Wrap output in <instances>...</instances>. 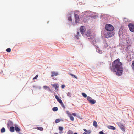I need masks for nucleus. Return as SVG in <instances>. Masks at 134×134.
<instances>
[{
	"label": "nucleus",
	"instance_id": "4",
	"mask_svg": "<svg viewBox=\"0 0 134 134\" xmlns=\"http://www.w3.org/2000/svg\"><path fill=\"white\" fill-rule=\"evenodd\" d=\"M128 26L130 31L134 32V24L129 23L128 25Z\"/></svg>",
	"mask_w": 134,
	"mask_h": 134
},
{
	"label": "nucleus",
	"instance_id": "29",
	"mask_svg": "<svg viewBox=\"0 0 134 134\" xmlns=\"http://www.w3.org/2000/svg\"><path fill=\"white\" fill-rule=\"evenodd\" d=\"M70 118V120L72 121H73L74 120V118L73 116H72L71 115L69 117Z\"/></svg>",
	"mask_w": 134,
	"mask_h": 134
},
{
	"label": "nucleus",
	"instance_id": "39",
	"mask_svg": "<svg viewBox=\"0 0 134 134\" xmlns=\"http://www.w3.org/2000/svg\"><path fill=\"white\" fill-rule=\"evenodd\" d=\"M61 87L62 88H64L65 87V85H62Z\"/></svg>",
	"mask_w": 134,
	"mask_h": 134
},
{
	"label": "nucleus",
	"instance_id": "24",
	"mask_svg": "<svg viewBox=\"0 0 134 134\" xmlns=\"http://www.w3.org/2000/svg\"><path fill=\"white\" fill-rule=\"evenodd\" d=\"M86 35L87 36V37H88L89 36H90V31H88L87 33H86Z\"/></svg>",
	"mask_w": 134,
	"mask_h": 134
},
{
	"label": "nucleus",
	"instance_id": "27",
	"mask_svg": "<svg viewBox=\"0 0 134 134\" xmlns=\"http://www.w3.org/2000/svg\"><path fill=\"white\" fill-rule=\"evenodd\" d=\"M82 95L83 96V97L85 98L87 97V95L85 94V93H83L82 94Z\"/></svg>",
	"mask_w": 134,
	"mask_h": 134
},
{
	"label": "nucleus",
	"instance_id": "35",
	"mask_svg": "<svg viewBox=\"0 0 134 134\" xmlns=\"http://www.w3.org/2000/svg\"><path fill=\"white\" fill-rule=\"evenodd\" d=\"M67 96H68L71 97V94L70 92H68L67 94Z\"/></svg>",
	"mask_w": 134,
	"mask_h": 134
},
{
	"label": "nucleus",
	"instance_id": "2",
	"mask_svg": "<svg viewBox=\"0 0 134 134\" xmlns=\"http://www.w3.org/2000/svg\"><path fill=\"white\" fill-rule=\"evenodd\" d=\"M105 28L107 31H113L114 28L113 26L111 24H107L105 26Z\"/></svg>",
	"mask_w": 134,
	"mask_h": 134
},
{
	"label": "nucleus",
	"instance_id": "10",
	"mask_svg": "<svg viewBox=\"0 0 134 134\" xmlns=\"http://www.w3.org/2000/svg\"><path fill=\"white\" fill-rule=\"evenodd\" d=\"M43 87L45 89H48L49 91L51 93L52 92V90L48 86H43Z\"/></svg>",
	"mask_w": 134,
	"mask_h": 134
},
{
	"label": "nucleus",
	"instance_id": "21",
	"mask_svg": "<svg viewBox=\"0 0 134 134\" xmlns=\"http://www.w3.org/2000/svg\"><path fill=\"white\" fill-rule=\"evenodd\" d=\"M5 130L4 128L3 127L1 130V133H3L5 132Z\"/></svg>",
	"mask_w": 134,
	"mask_h": 134
},
{
	"label": "nucleus",
	"instance_id": "38",
	"mask_svg": "<svg viewBox=\"0 0 134 134\" xmlns=\"http://www.w3.org/2000/svg\"><path fill=\"white\" fill-rule=\"evenodd\" d=\"M72 115L74 116H76V113H72Z\"/></svg>",
	"mask_w": 134,
	"mask_h": 134
},
{
	"label": "nucleus",
	"instance_id": "7",
	"mask_svg": "<svg viewBox=\"0 0 134 134\" xmlns=\"http://www.w3.org/2000/svg\"><path fill=\"white\" fill-rule=\"evenodd\" d=\"M86 29L83 26H81L80 28V32L82 35L85 32Z\"/></svg>",
	"mask_w": 134,
	"mask_h": 134
},
{
	"label": "nucleus",
	"instance_id": "44",
	"mask_svg": "<svg viewBox=\"0 0 134 134\" xmlns=\"http://www.w3.org/2000/svg\"><path fill=\"white\" fill-rule=\"evenodd\" d=\"M7 125H8V123L7 124Z\"/></svg>",
	"mask_w": 134,
	"mask_h": 134
},
{
	"label": "nucleus",
	"instance_id": "36",
	"mask_svg": "<svg viewBox=\"0 0 134 134\" xmlns=\"http://www.w3.org/2000/svg\"><path fill=\"white\" fill-rule=\"evenodd\" d=\"M38 76V75H36V76L34 78H33V80H34V79H36L37 78Z\"/></svg>",
	"mask_w": 134,
	"mask_h": 134
},
{
	"label": "nucleus",
	"instance_id": "13",
	"mask_svg": "<svg viewBox=\"0 0 134 134\" xmlns=\"http://www.w3.org/2000/svg\"><path fill=\"white\" fill-rule=\"evenodd\" d=\"M55 98L59 102V103L61 101H62V100L61 99H60L59 98V97L57 96V95H55Z\"/></svg>",
	"mask_w": 134,
	"mask_h": 134
},
{
	"label": "nucleus",
	"instance_id": "1",
	"mask_svg": "<svg viewBox=\"0 0 134 134\" xmlns=\"http://www.w3.org/2000/svg\"><path fill=\"white\" fill-rule=\"evenodd\" d=\"M122 64L118 58L112 63V69L117 75H121L123 72Z\"/></svg>",
	"mask_w": 134,
	"mask_h": 134
},
{
	"label": "nucleus",
	"instance_id": "18",
	"mask_svg": "<svg viewBox=\"0 0 134 134\" xmlns=\"http://www.w3.org/2000/svg\"><path fill=\"white\" fill-rule=\"evenodd\" d=\"M92 99L91 97H90L89 96H88L87 97V99L88 101L89 102L91 100H92Z\"/></svg>",
	"mask_w": 134,
	"mask_h": 134
},
{
	"label": "nucleus",
	"instance_id": "34",
	"mask_svg": "<svg viewBox=\"0 0 134 134\" xmlns=\"http://www.w3.org/2000/svg\"><path fill=\"white\" fill-rule=\"evenodd\" d=\"M68 20L69 21H72V19L71 16L69 17L68 19Z\"/></svg>",
	"mask_w": 134,
	"mask_h": 134
},
{
	"label": "nucleus",
	"instance_id": "23",
	"mask_svg": "<svg viewBox=\"0 0 134 134\" xmlns=\"http://www.w3.org/2000/svg\"><path fill=\"white\" fill-rule=\"evenodd\" d=\"M60 121V120L59 119H57L55 121V123H57L59 122Z\"/></svg>",
	"mask_w": 134,
	"mask_h": 134
},
{
	"label": "nucleus",
	"instance_id": "14",
	"mask_svg": "<svg viewBox=\"0 0 134 134\" xmlns=\"http://www.w3.org/2000/svg\"><path fill=\"white\" fill-rule=\"evenodd\" d=\"M107 127L109 129L112 130H115V128L112 126H107Z\"/></svg>",
	"mask_w": 134,
	"mask_h": 134
},
{
	"label": "nucleus",
	"instance_id": "5",
	"mask_svg": "<svg viewBox=\"0 0 134 134\" xmlns=\"http://www.w3.org/2000/svg\"><path fill=\"white\" fill-rule=\"evenodd\" d=\"M118 125L122 131H125V127L122 123L119 122L118 123Z\"/></svg>",
	"mask_w": 134,
	"mask_h": 134
},
{
	"label": "nucleus",
	"instance_id": "26",
	"mask_svg": "<svg viewBox=\"0 0 134 134\" xmlns=\"http://www.w3.org/2000/svg\"><path fill=\"white\" fill-rule=\"evenodd\" d=\"M37 129L40 131H42L43 130V128L42 127H37Z\"/></svg>",
	"mask_w": 134,
	"mask_h": 134
},
{
	"label": "nucleus",
	"instance_id": "37",
	"mask_svg": "<svg viewBox=\"0 0 134 134\" xmlns=\"http://www.w3.org/2000/svg\"><path fill=\"white\" fill-rule=\"evenodd\" d=\"M124 21H125L126 22L128 21V20L127 18H124Z\"/></svg>",
	"mask_w": 134,
	"mask_h": 134
},
{
	"label": "nucleus",
	"instance_id": "33",
	"mask_svg": "<svg viewBox=\"0 0 134 134\" xmlns=\"http://www.w3.org/2000/svg\"><path fill=\"white\" fill-rule=\"evenodd\" d=\"M132 67L133 69L134 70V61L133 62L132 65Z\"/></svg>",
	"mask_w": 134,
	"mask_h": 134
},
{
	"label": "nucleus",
	"instance_id": "15",
	"mask_svg": "<svg viewBox=\"0 0 134 134\" xmlns=\"http://www.w3.org/2000/svg\"><path fill=\"white\" fill-rule=\"evenodd\" d=\"M89 102L90 104H94L96 103V101L94 99H92Z\"/></svg>",
	"mask_w": 134,
	"mask_h": 134
},
{
	"label": "nucleus",
	"instance_id": "32",
	"mask_svg": "<svg viewBox=\"0 0 134 134\" xmlns=\"http://www.w3.org/2000/svg\"><path fill=\"white\" fill-rule=\"evenodd\" d=\"M68 134H73V132L72 131L69 130L68 131Z\"/></svg>",
	"mask_w": 134,
	"mask_h": 134
},
{
	"label": "nucleus",
	"instance_id": "40",
	"mask_svg": "<svg viewBox=\"0 0 134 134\" xmlns=\"http://www.w3.org/2000/svg\"><path fill=\"white\" fill-rule=\"evenodd\" d=\"M99 134H104V133L103 132L101 131L99 132Z\"/></svg>",
	"mask_w": 134,
	"mask_h": 134
},
{
	"label": "nucleus",
	"instance_id": "17",
	"mask_svg": "<svg viewBox=\"0 0 134 134\" xmlns=\"http://www.w3.org/2000/svg\"><path fill=\"white\" fill-rule=\"evenodd\" d=\"M15 129L16 131L17 132H19L20 131V128L17 126H15Z\"/></svg>",
	"mask_w": 134,
	"mask_h": 134
},
{
	"label": "nucleus",
	"instance_id": "22",
	"mask_svg": "<svg viewBox=\"0 0 134 134\" xmlns=\"http://www.w3.org/2000/svg\"><path fill=\"white\" fill-rule=\"evenodd\" d=\"M93 125L96 127L97 126V122L95 121H93Z\"/></svg>",
	"mask_w": 134,
	"mask_h": 134
},
{
	"label": "nucleus",
	"instance_id": "30",
	"mask_svg": "<svg viewBox=\"0 0 134 134\" xmlns=\"http://www.w3.org/2000/svg\"><path fill=\"white\" fill-rule=\"evenodd\" d=\"M66 113L68 115L69 117L70 116H71V113L68 111H66Z\"/></svg>",
	"mask_w": 134,
	"mask_h": 134
},
{
	"label": "nucleus",
	"instance_id": "3",
	"mask_svg": "<svg viewBox=\"0 0 134 134\" xmlns=\"http://www.w3.org/2000/svg\"><path fill=\"white\" fill-rule=\"evenodd\" d=\"M114 34V33L112 32H107L105 34V37L107 38H109L113 36Z\"/></svg>",
	"mask_w": 134,
	"mask_h": 134
},
{
	"label": "nucleus",
	"instance_id": "42",
	"mask_svg": "<svg viewBox=\"0 0 134 134\" xmlns=\"http://www.w3.org/2000/svg\"><path fill=\"white\" fill-rule=\"evenodd\" d=\"M74 134H78L77 133H74Z\"/></svg>",
	"mask_w": 134,
	"mask_h": 134
},
{
	"label": "nucleus",
	"instance_id": "8",
	"mask_svg": "<svg viewBox=\"0 0 134 134\" xmlns=\"http://www.w3.org/2000/svg\"><path fill=\"white\" fill-rule=\"evenodd\" d=\"M51 77H53L54 76H57L58 74V72L54 71H52L51 72Z\"/></svg>",
	"mask_w": 134,
	"mask_h": 134
},
{
	"label": "nucleus",
	"instance_id": "16",
	"mask_svg": "<svg viewBox=\"0 0 134 134\" xmlns=\"http://www.w3.org/2000/svg\"><path fill=\"white\" fill-rule=\"evenodd\" d=\"M14 128L13 127H11L10 129V131L12 132H13L14 131Z\"/></svg>",
	"mask_w": 134,
	"mask_h": 134
},
{
	"label": "nucleus",
	"instance_id": "19",
	"mask_svg": "<svg viewBox=\"0 0 134 134\" xmlns=\"http://www.w3.org/2000/svg\"><path fill=\"white\" fill-rule=\"evenodd\" d=\"M58 108L57 107H54L52 108L53 110L54 111H56L58 110Z\"/></svg>",
	"mask_w": 134,
	"mask_h": 134
},
{
	"label": "nucleus",
	"instance_id": "43",
	"mask_svg": "<svg viewBox=\"0 0 134 134\" xmlns=\"http://www.w3.org/2000/svg\"><path fill=\"white\" fill-rule=\"evenodd\" d=\"M54 134H58V133H54Z\"/></svg>",
	"mask_w": 134,
	"mask_h": 134
},
{
	"label": "nucleus",
	"instance_id": "12",
	"mask_svg": "<svg viewBox=\"0 0 134 134\" xmlns=\"http://www.w3.org/2000/svg\"><path fill=\"white\" fill-rule=\"evenodd\" d=\"M52 85L55 89H57L58 88V85L57 83H55L54 84Z\"/></svg>",
	"mask_w": 134,
	"mask_h": 134
},
{
	"label": "nucleus",
	"instance_id": "31",
	"mask_svg": "<svg viewBox=\"0 0 134 134\" xmlns=\"http://www.w3.org/2000/svg\"><path fill=\"white\" fill-rule=\"evenodd\" d=\"M69 74L70 75L72 76H74V78H76V79H77V77L76 76H75L74 74Z\"/></svg>",
	"mask_w": 134,
	"mask_h": 134
},
{
	"label": "nucleus",
	"instance_id": "6",
	"mask_svg": "<svg viewBox=\"0 0 134 134\" xmlns=\"http://www.w3.org/2000/svg\"><path fill=\"white\" fill-rule=\"evenodd\" d=\"M74 17L75 21L76 23H78L80 20V18L79 15L77 14H74Z\"/></svg>",
	"mask_w": 134,
	"mask_h": 134
},
{
	"label": "nucleus",
	"instance_id": "11",
	"mask_svg": "<svg viewBox=\"0 0 134 134\" xmlns=\"http://www.w3.org/2000/svg\"><path fill=\"white\" fill-rule=\"evenodd\" d=\"M59 130L60 131L59 133L60 134H61L62 133H63V132H62V131L63 130V127H61V126L59 127Z\"/></svg>",
	"mask_w": 134,
	"mask_h": 134
},
{
	"label": "nucleus",
	"instance_id": "9",
	"mask_svg": "<svg viewBox=\"0 0 134 134\" xmlns=\"http://www.w3.org/2000/svg\"><path fill=\"white\" fill-rule=\"evenodd\" d=\"M83 130L85 132L83 133V134H90L91 132L90 130L87 131L85 129H84Z\"/></svg>",
	"mask_w": 134,
	"mask_h": 134
},
{
	"label": "nucleus",
	"instance_id": "20",
	"mask_svg": "<svg viewBox=\"0 0 134 134\" xmlns=\"http://www.w3.org/2000/svg\"><path fill=\"white\" fill-rule=\"evenodd\" d=\"M59 103H60V104H61V106L63 107L64 108V109H65V106L64 105V104H63V103L62 102V101H61L60 102H59Z\"/></svg>",
	"mask_w": 134,
	"mask_h": 134
},
{
	"label": "nucleus",
	"instance_id": "41",
	"mask_svg": "<svg viewBox=\"0 0 134 134\" xmlns=\"http://www.w3.org/2000/svg\"><path fill=\"white\" fill-rule=\"evenodd\" d=\"M105 47H108V45H107V43H106L105 44Z\"/></svg>",
	"mask_w": 134,
	"mask_h": 134
},
{
	"label": "nucleus",
	"instance_id": "28",
	"mask_svg": "<svg viewBox=\"0 0 134 134\" xmlns=\"http://www.w3.org/2000/svg\"><path fill=\"white\" fill-rule=\"evenodd\" d=\"M6 51L8 52H10L11 51V49L10 48H8L6 49Z\"/></svg>",
	"mask_w": 134,
	"mask_h": 134
},
{
	"label": "nucleus",
	"instance_id": "25",
	"mask_svg": "<svg viewBox=\"0 0 134 134\" xmlns=\"http://www.w3.org/2000/svg\"><path fill=\"white\" fill-rule=\"evenodd\" d=\"M80 34V32H77V35H76L75 36L76 37V38L77 39H78L79 38V34Z\"/></svg>",
	"mask_w": 134,
	"mask_h": 134
}]
</instances>
